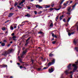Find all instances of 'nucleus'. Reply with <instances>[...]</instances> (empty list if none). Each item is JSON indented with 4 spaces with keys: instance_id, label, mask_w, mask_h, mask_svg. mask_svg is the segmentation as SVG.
<instances>
[{
    "instance_id": "1",
    "label": "nucleus",
    "mask_w": 78,
    "mask_h": 78,
    "mask_svg": "<svg viewBox=\"0 0 78 78\" xmlns=\"http://www.w3.org/2000/svg\"><path fill=\"white\" fill-rule=\"evenodd\" d=\"M12 51V49H11V50H9L8 51H4L2 54V55L4 56H7V55L9 54H10L11 52Z\"/></svg>"
},
{
    "instance_id": "2",
    "label": "nucleus",
    "mask_w": 78,
    "mask_h": 78,
    "mask_svg": "<svg viewBox=\"0 0 78 78\" xmlns=\"http://www.w3.org/2000/svg\"><path fill=\"white\" fill-rule=\"evenodd\" d=\"M55 58H52V60L51 61V62H50L48 63V67H50V66L51 65H53L55 64Z\"/></svg>"
},
{
    "instance_id": "3",
    "label": "nucleus",
    "mask_w": 78,
    "mask_h": 78,
    "mask_svg": "<svg viewBox=\"0 0 78 78\" xmlns=\"http://www.w3.org/2000/svg\"><path fill=\"white\" fill-rule=\"evenodd\" d=\"M73 67H74L73 70V72H75V71H76V70H77L78 67H77V66H76V65H75V64H73Z\"/></svg>"
},
{
    "instance_id": "4",
    "label": "nucleus",
    "mask_w": 78,
    "mask_h": 78,
    "mask_svg": "<svg viewBox=\"0 0 78 78\" xmlns=\"http://www.w3.org/2000/svg\"><path fill=\"white\" fill-rule=\"evenodd\" d=\"M53 71H54V70L53 69V68H51V69H48V72L49 73H52Z\"/></svg>"
},
{
    "instance_id": "5",
    "label": "nucleus",
    "mask_w": 78,
    "mask_h": 78,
    "mask_svg": "<svg viewBox=\"0 0 78 78\" xmlns=\"http://www.w3.org/2000/svg\"><path fill=\"white\" fill-rule=\"evenodd\" d=\"M73 43L74 44L76 45L77 44H78V40L76 39H74L73 41Z\"/></svg>"
},
{
    "instance_id": "6",
    "label": "nucleus",
    "mask_w": 78,
    "mask_h": 78,
    "mask_svg": "<svg viewBox=\"0 0 78 78\" xmlns=\"http://www.w3.org/2000/svg\"><path fill=\"white\" fill-rule=\"evenodd\" d=\"M71 66H72L71 64L69 63V65L67 66V67L68 70H72V69L71 68Z\"/></svg>"
},
{
    "instance_id": "7",
    "label": "nucleus",
    "mask_w": 78,
    "mask_h": 78,
    "mask_svg": "<svg viewBox=\"0 0 78 78\" xmlns=\"http://www.w3.org/2000/svg\"><path fill=\"white\" fill-rule=\"evenodd\" d=\"M70 7H69L68 8V12H67L66 13L68 14H69V15H70Z\"/></svg>"
},
{
    "instance_id": "8",
    "label": "nucleus",
    "mask_w": 78,
    "mask_h": 78,
    "mask_svg": "<svg viewBox=\"0 0 78 78\" xmlns=\"http://www.w3.org/2000/svg\"><path fill=\"white\" fill-rule=\"evenodd\" d=\"M28 49H26L25 50V51H24L23 52V55H25L26 53H27V50Z\"/></svg>"
},
{
    "instance_id": "9",
    "label": "nucleus",
    "mask_w": 78,
    "mask_h": 78,
    "mask_svg": "<svg viewBox=\"0 0 78 78\" xmlns=\"http://www.w3.org/2000/svg\"><path fill=\"white\" fill-rule=\"evenodd\" d=\"M69 70H66L64 72V73H65V74L66 75H68V74H69Z\"/></svg>"
},
{
    "instance_id": "10",
    "label": "nucleus",
    "mask_w": 78,
    "mask_h": 78,
    "mask_svg": "<svg viewBox=\"0 0 78 78\" xmlns=\"http://www.w3.org/2000/svg\"><path fill=\"white\" fill-rule=\"evenodd\" d=\"M36 8H38V9H40L41 8H42V7H41L40 6V5H36Z\"/></svg>"
},
{
    "instance_id": "11",
    "label": "nucleus",
    "mask_w": 78,
    "mask_h": 78,
    "mask_svg": "<svg viewBox=\"0 0 78 78\" xmlns=\"http://www.w3.org/2000/svg\"><path fill=\"white\" fill-rule=\"evenodd\" d=\"M25 2V0H22V1L19 3V5H21V4H23Z\"/></svg>"
},
{
    "instance_id": "12",
    "label": "nucleus",
    "mask_w": 78,
    "mask_h": 78,
    "mask_svg": "<svg viewBox=\"0 0 78 78\" xmlns=\"http://www.w3.org/2000/svg\"><path fill=\"white\" fill-rule=\"evenodd\" d=\"M50 23H51V24L50 25V27H53V22H52V21L50 20Z\"/></svg>"
},
{
    "instance_id": "13",
    "label": "nucleus",
    "mask_w": 78,
    "mask_h": 78,
    "mask_svg": "<svg viewBox=\"0 0 78 78\" xmlns=\"http://www.w3.org/2000/svg\"><path fill=\"white\" fill-rule=\"evenodd\" d=\"M0 66H2V67H6L7 68V65H0Z\"/></svg>"
},
{
    "instance_id": "14",
    "label": "nucleus",
    "mask_w": 78,
    "mask_h": 78,
    "mask_svg": "<svg viewBox=\"0 0 78 78\" xmlns=\"http://www.w3.org/2000/svg\"><path fill=\"white\" fill-rule=\"evenodd\" d=\"M75 32H72L71 33H68V35L69 36H70L71 35V34H73Z\"/></svg>"
},
{
    "instance_id": "15",
    "label": "nucleus",
    "mask_w": 78,
    "mask_h": 78,
    "mask_svg": "<svg viewBox=\"0 0 78 78\" xmlns=\"http://www.w3.org/2000/svg\"><path fill=\"white\" fill-rule=\"evenodd\" d=\"M58 8V9H55V10H56V11H59V9H61V6H59Z\"/></svg>"
},
{
    "instance_id": "16",
    "label": "nucleus",
    "mask_w": 78,
    "mask_h": 78,
    "mask_svg": "<svg viewBox=\"0 0 78 78\" xmlns=\"http://www.w3.org/2000/svg\"><path fill=\"white\" fill-rule=\"evenodd\" d=\"M52 52H51L49 54V57H52V56H53L54 55L52 54Z\"/></svg>"
},
{
    "instance_id": "17",
    "label": "nucleus",
    "mask_w": 78,
    "mask_h": 78,
    "mask_svg": "<svg viewBox=\"0 0 78 78\" xmlns=\"http://www.w3.org/2000/svg\"><path fill=\"white\" fill-rule=\"evenodd\" d=\"M28 44H29V43H28V42H26V43L24 45V46L25 47H27V46H28Z\"/></svg>"
},
{
    "instance_id": "18",
    "label": "nucleus",
    "mask_w": 78,
    "mask_h": 78,
    "mask_svg": "<svg viewBox=\"0 0 78 78\" xmlns=\"http://www.w3.org/2000/svg\"><path fill=\"white\" fill-rule=\"evenodd\" d=\"M13 14H14V13H10L9 15V17H11V16H12V15H13Z\"/></svg>"
},
{
    "instance_id": "19",
    "label": "nucleus",
    "mask_w": 78,
    "mask_h": 78,
    "mask_svg": "<svg viewBox=\"0 0 78 78\" xmlns=\"http://www.w3.org/2000/svg\"><path fill=\"white\" fill-rule=\"evenodd\" d=\"M76 4H78V3H76L75 4L72 6L73 9H74V8H75V7L76 5Z\"/></svg>"
},
{
    "instance_id": "20",
    "label": "nucleus",
    "mask_w": 78,
    "mask_h": 78,
    "mask_svg": "<svg viewBox=\"0 0 78 78\" xmlns=\"http://www.w3.org/2000/svg\"><path fill=\"white\" fill-rule=\"evenodd\" d=\"M10 29V30H13V29H14V27H12V26H11Z\"/></svg>"
},
{
    "instance_id": "21",
    "label": "nucleus",
    "mask_w": 78,
    "mask_h": 78,
    "mask_svg": "<svg viewBox=\"0 0 78 78\" xmlns=\"http://www.w3.org/2000/svg\"><path fill=\"white\" fill-rule=\"evenodd\" d=\"M56 42V40L52 41V44H55V43Z\"/></svg>"
},
{
    "instance_id": "22",
    "label": "nucleus",
    "mask_w": 78,
    "mask_h": 78,
    "mask_svg": "<svg viewBox=\"0 0 78 78\" xmlns=\"http://www.w3.org/2000/svg\"><path fill=\"white\" fill-rule=\"evenodd\" d=\"M1 45L2 46V47H3L5 46V43H1Z\"/></svg>"
},
{
    "instance_id": "23",
    "label": "nucleus",
    "mask_w": 78,
    "mask_h": 78,
    "mask_svg": "<svg viewBox=\"0 0 78 78\" xmlns=\"http://www.w3.org/2000/svg\"><path fill=\"white\" fill-rule=\"evenodd\" d=\"M41 69H42V68H37V70H38V71H40L41 70Z\"/></svg>"
},
{
    "instance_id": "24",
    "label": "nucleus",
    "mask_w": 78,
    "mask_h": 78,
    "mask_svg": "<svg viewBox=\"0 0 78 78\" xmlns=\"http://www.w3.org/2000/svg\"><path fill=\"white\" fill-rule=\"evenodd\" d=\"M2 30L3 31H5L6 30V28L5 27L2 28Z\"/></svg>"
},
{
    "instance_id": "25",
    "label": "nucleus",
    "mask_w": 78,
    "mask_h": 78,
    "mask_svg": "<svg viewBox=\"0 0 78 78\" xmlns=\"http://www.w3.org/2000/svg\"><path fill=\"white\" fill-rule=\"evenodd\" d=\"M54 37H55V38H58V35H55Z\"/></svg>"
},
{
    "instance_id": "26",
    "label": "nucleus",
    "mask_w": 78,
    "mask_h": 78,
    "mask_svg": "<svg viewBox=\"0 0 78 78\" xmlns=\"http://www.w3.org/2000/svg\"><path fill=\"white\" fill-rule=\"evenodd\" d=\"M70 19H71V17H69L68 18L67 20V22H69L70 20Z\"/></svg>"
},
{
    "instance_id": "27",
    "label": "nucleus",
    "mask_w": 78,
    "mask_h": 78,
    "mask_svg": "<svg viewBox=\"0 0 78 78\" xmlns=\"http://www.w3.org/2000/svg\"><path fill=\"white\" fill-rule=\"evenodd\" d=\"M17 7L18 8H19V9H22V7H20V6L19 5H17Z\"/></svg>"
},
{
    "instance_id": "28",
    "label": "nucleus",
    "mask_w": 78,
    "mask_h": 78,
    "mask_svg": "<svg viewBox=\"0 0 78 78\" xmlns=\"http://www.w3.org/2000/svg\"><path fill=\"white\" fill-rule=\"evenodd\" d=\"M7 78H12V76H7Z\"/></svg>"
},
{
    "instance_id": "29",
    "label": "nucleus",
    "mask_w": 78,
    "mask_h": 78,
    "mask_svg": "<svg viewBox=\"0 0 78 78\" xmlns=\"http://www.w3.org/2000/svg\"><path fill=\"white\" fill-rule=\"evenodd\" d=\"M38 34H40L41 35L43 34V33H42V32H39L38 33Z\"/></svg>"
},
{
    "instance_id": "30",
    "label": "nucleus",
    "mask_w": 78,
    "mask_h": 78,
    "mask_svg": "<svg viewBox=\"0 0 78 78\" xmlns=\"http://www.w3.org/2000/svg\"><path fill=\"white\" fill-rule=\"evenodd\" d=\"M75 49L77 51H78V47L75 48Z\"/></svg>"
},
{
    "instance_id": "31",
    "label": "nucleus",
    "mask_w": 78,
    "mask_h": 78,
    "mask_svg": "<svg viewBox=\"0 0 78 78\" xmlns=\"http://www.w3.org/2000/svg\"><path fill=\"white\" fill-rule=\"evenodd\" d=\"M25 36H23L22 37H21V39H25Z\"/></svg>"
},
{
    "instance_id": "32",
    "label": "nucleus",
    "mask_w": 78,
    "mask_h": 78,
    "mask_svg": "<svg viewBox=\"0 0 78 78\" xmlns=\"http://www.w3.org/2000/svg\"><path fill=\"white\" fill-rule=\"evenodd\" d=\"M14 28H16V27H17V24H14Z\"/></svg>"
},
{
    "instance_id": "33",
    "label": "nucleus",
    "mask_w": 78,
    "mask_h": 78,
    "mask_svg": "<svg viewBox=\"0 0 78 78\" xmlns=\"http://www.w3.org/2000/svg\"><path fill=\"white\" fill-rule=\"evenodd\" d=\"M50 7V5H46L45 8H49Z\"/></svg>"
},
{
    "instance_id": "34",
    "label": "nucleus",
    "mask_w": 78,
    "mask_h": 78,
    "mask_svg": "<svg viewBox=\"0 0 78 78\" xmlns=\"http://www.w3.org/2000/svg\"><path fill=\"white\" fill-rule=\"evenodd\" d=\"M12 38H13V39H16V38L17 37L15 36H13L12 37Z\"/></svg>"
},
{
    "instance_id": "35",
    "label": "nucleus",
    "mask_w": 78,
    "mask_h": 78,
    "mask_svg": "<svg viewBox=\"0 0 78 78\" xmlns=\"http://www.w3.org/2000/svg\"><path fill=\"white\" fill-rule=\"evenodd\" d=\"M59 17V16H57V17H56L55 19V20L56 21H57V20H58V17Z\"/></svg>"
},
{
    "instance_id": "36",
    "label": "nucleus",
    "mask_w": 78,
    "mask_h": 78,
    "mask_svg": "<svg viewBox=\"0 0 78 78\" xmlns=\"http://www.w3.org/2000/svg\"><path fill=\"white\" fill-rule=\"evenodd\" d=\"M19 61L21 62V63H22V60L21 59H19Z\"/></svg>"
},
{
    "instance_id": "37",
    "label": "nucleus",
    "mask_w": 78,
    "mask_h": 78,
    "mask_svg": "<svg viewBox=\"0 0 78 78\" xmlns=\"http://www.w3.org/2000/svg\"><path fill=\"white\" fill-rule=\"evenodd\" d=\"M48 67H44V68H43V69L42 70H44V69H48Z\"/></svg>"
},
{
    "instance_id": "38",
    "label": "nucleus",
    "mask_w": 78,
    "mask_h": 78,
    "mask_svg": "<svg viewBox=\"0 0 78 78\" xmlns=\"http://www.w3.org/2000/svg\"><path fill=\"white\" fill-rule=\"evenodd\" d=\"M18 4V3H17V2H15L14 4V5L16 6Z\"/></svg>"
},
{
    "instance_id": "39",
    "label": "nucleus",
    "mask_w": 78,
    "mask_h": 78,
    "mask_svg": "<svg viewBox=\"0 0 78 78\" xmlns=\"http://www.w3.org/2000/svg\"><path fill=\"white\" fill-rule=\"evenodd\" d=\"M31 62H32V64L33 63V62H34V60H33L32 59L31 60Z\"/></svg>"
},
{
    "instance_id": "40",
    "label": "nucleus",
    "mask_w": 78,
    "mask_h": 78,
    "mask_svg": "<svg viewBox=\"0 0 78 78\" xmlns=\"http://www.w3.org/2000/svg\"><path fill=\"white\" fill-rule=\"evenodd\" d=\"M64 0H62L61 1V2L60 3V4H62V3L64 2Z\"/></svg>"
},
{
    "instance_id": "41",
    "label": "nucleus",
    "mask_w": 78,
    "mask_h": 78,
    "mask_svg": "<svg viewBox=\"0 0 78 78\" xmlns=\"http://www.w3.org/2000/svg\"><path fill=\"white\" fill-rule=\"evenodd\" d=\"M55 34L53 33H52V37H55Z\"/></svg>"
},
{
    "instance_id": "42",
    "label": "nucleus",
    "mask_w": 78,
    "mask_h": 78,
    "mask_svg": "<svg viewBox=\"0 0 78 78\" xmlns=\"http://www.w3.org/2000/svg\"><path fill=\"white\" fill-rule=\"evenodd\" d=\"M54 6V3H52L51 4V6H52V7H53Z\"/></svg>"
},
{
    "instance_id": "43",
    "label": "nucleus",
    "mask_w": 78,
    "mask_h": 78,
    "mask_svg": "<svg viewBox=\"0 0 78 78\" xmlns=\"http://www.w3.org/2000/svg\"><path fill=\"white\" fill-rule=\"evenodd\" d=\"M39 49H41V47H38V48L37 49H36V50L37 51V50H38Z\"/></svg>"
},
{
    "instance_id": "44",
    "label": "nucleus",
    "mask_w": 78,
    "mask_h": 78,
    "mask_svg": "<svg viewBox=\"0 0 78 78\" xmlns=\"http://www.w3.org/2000/svg\"><path fill=\"white\" fill-rule=\"evenodd\" d=\"M41 59H43V61H45V58H44H44H43V57H41Z\"/></svg>"
},
{
    "instance_id": "45",
    "label": "nucleus",
    "mask_w": 78,
    "mask_h": 78,
    "mask_svg": "<svg viewBox=\"0 0 78 78\" xmlns=\"http://www.w3.org/2000/svg\"><path fill=\"white\" fill-rule=\"evenodd\" d=\"M78 23V22H77V23H76V26H77V30H78V25H77V24Z\"/></svg>"
},
{
    "instance_id": "46",
    "label": "nucleus",
    "mask_w": 78,
    "mask_h": 78,
    "mask_svg": "<svg viewBox=\"0 0 78 78\" xmlns=\"http://www.w3.org/2000/svg\"><path fill=\"white\" fill-rule=\"evenodd\" d=\"M20 69H22L23 68V66H20Z\"/></svg>"
},
{
    "instance_id": "47",
    "label": "nucleus",
    "mask_w": 78,
    "mask_h": 78,
    "mask_svg": "<svg viewBox=\"0 0 78 78\" xmlns=\"http://www.w3.org/2000/svg\"><path fill=\"white\" fill-rule=\"evenodd\" d=\"M26 16H27V17H30V15L29 14H27V15H25Z\"/></svg>"
},
{
    "instance_id": "48",
    "label": "nucleus",
    "mask_w": 78,
    "mask_h": 78,
    "mask_svg": "<svg viewBox=\"0 0 78 78\" xmlns=\"http://www.w3.org/2000/svg\"><path fill=\"white\" fill-rule=\"evenodd\" d=\"M29 41V39H27V40H26V42L29 43L30 41Z\"/></svg>"
},
{
    "instance_id": "49",
    "label": "nucleus",
    "mask_w": 78,
    "mask_h": 78,
    "mask_svg": "<svg viewBox=\"0 0 78 78\" xmlns=\"http://www.w3.org/2000/svg\"><path fill=\"white\" fill-rule=\"evenodd\" d=\"M34 13L35 14H37V12L36 11H34Z\"/></svg>"
},
{
    "instance_id": "50",
    "label": "nucleus",
    "mask_w": 78,
    "mask_h": 78,
    "mask_svg": "<svg viewBox=\"0 0 78 78\" xmlns=\"http://www.w3.org/2000/svg\"><path fill=\"white\" fill-rule=\"evenodd\" d=\"M10 45H11V44H8L7 45V47H9V46H10Z\"/></svg>"
},
{
    "instance_id": "51",
    "label": "nucleus",
    "mask_w": 78,
    "mask_h": 78,
    "mask_svg": "<svg viewBox=\"0 0 78 78\" xmlns=\"http://www.w3.org/2000/svg\"><path fill=\"white\" fill-rule=\"evenodd\" d=\"M27 9H31V7L28 6L27 7Z\"/></svg>"
},
{
    "instance_id": "52",
    "label": "nucleus",
    "mask_w": 78,
    "mask_h": 78,
    "mask_svg": "<svg viewBox=\"0 0 78 78\" xmlns=\"http://www.w3.org/2000/svg\"><path fill=\"white\" fill-rule=\"evenodd\" d=\"M9 22V20H7L6 21H5V23H7V22Z\"/></svg>"
},
{
    "instance_id": "53",
    "label": "nucleus",
    "mask_w": 78,
    "mask_h": 78,
    "mask_svg": "<svg viewBox=\"0 0 78 78\" xmlns=\"http://www.w3.org/2000/svg\"><path fill=\"white\" fill-rule=\"evenodd\" d=\"M3 42H7V41L6 40H4L3 41Z\"/></svg>"
},
{
    "instance_id": "54",
    "label": "nucleus",
    "mask_w": 78,
    "mask_h": 78,
    "mask_svg": "<svg viewBox=\"0 0 78 78\" xmlns=\"http://www.w3.org/2000/svg\"><path fill=\"white\" fill-rule=\"evenodd\" d=\"M15 35V34L14 33H13L12 34V36H14Z\"/></svg>"
},
{
    "instance_id": "55",
    "label": "nucleus",
    "mask_w": 78,
    "mask_h": 78,
    "mask_svg": "<svg viewBox=\"0 0 78 78\" xmlns=\"http://www.w3.org/2000/svg\"><path fill=\"white\" fill-rule=\"evenodd\" d=\"M63 21V22H66V19H64Z\"/></svg>"
},
{
    "instance_id": "56",
    "label": "nucleus",
    "mask_w": 78,
    "mask_h": 78,
    "mask_svg": "<svg viewBox=\"0 0 78 78\" xmlns=\"http://www.w3.org/2000/svg\"><path fill=\"white\" fill-rule=\"evenodd\" d=\"M53 9L52 8H50V11H52V10H53Z\"/></svg>"
},
{
    "instance_id": "57",
    "label": "nucleus",
    "mask_w": 78,
    "mask_h": 78,
    "mask_svg": "<svg viewBox=\"0 0 78 78\" xmlns=\"http://www.w3.org/2000/svg\"><path fill=\"white\" fill-rule=\"evenodd\" d=\"M68 3H69V2L68 1H67L66 2V5H67L68 4Z\"/></svg>"
},
{
    "instance_id": "58",
    "label": "nucleus",
    "mask_w": 78,
    "mask_h": 78,
    "mask_svg": "<svg viewBox=\"0 0 78 78\" xmlns=\"http://www.w3.org/2000/svg\"><path fill=\"white\" fill-rule=\"evenodd\" d=\"M62 17H61V16H60V20H62Z\"/></svg>"
},
{
    "instance_id": "59",
    "label": "nucleus",
    "mask_w": 78,
    "mask_h": 78,
    "mask_svg": "<svg viewBox=\"0 0 78 78\" xmlns=\"http://www.w3.org/2000/svg\"><path fill=\"white\" fill-rule=\"evenodd\" d=\"M73 72H73H73H72V71H71V72H70V73H73Z\"/></svg>"
},
{
    "instance_id": "60",
    "label": "nucleus",
    "mask_w": 78,
    "mask_h": 78,
    "mask_svg": "<svg viewBox=\"0 0 78 78\" xmlns=\"http://www.w3.org/2000/svg\"><path fill=\"white\" fill-rule=\"evenodd\" d=\"M12 42H13V41H12L10 42V44H12Z\"/></svg>"
},
{
    "instance_id": "61",
    "label": "nucleus",
    "mask_w": 78,
    "mask_h": 78,
    "mask_svg": "<svg viewBox=\"0 0 78 78\" xmlns=\"http://www.w3.org/2000/svg\"><path fill=\"white\" fill-rule=\"evenodd\" d=\"M63 5H64V6L67 5H66V4L65 3H64Z\"/></svg>"
},
{
    "instance_id": "62",
    "label": "nucleus",
    "mask_w": 78,
    "mask_h": 78,
    "mask_svg": "<svg viewBox=\"0 0 78 78\" xmlns=\"http://www.w3.org/2000/svg\"><path fill=\"white\" fill-rule=\"evenodd\" d=\"M31 39V37H30L28 38V39Z\"/></svg>"
},
{
    "instance_id": "63",
    "label": "nucleus",
    "mask_w": 78,
    "mask_h": 78,
    "mask_svg": "<svg viewBox=\"0 0 78 78\" xmlns=\"http://www.w3.org/2000/svg\"><path fill=\"white\" fill-rule=\"evenodd\" d=\"M23 68H24L25 69H26V68L25 67H23Z\"/></svg>"
},
{
    "instance_id": "64",
    "label": "nucleus",
    "mask_w": 78,
    "mask_h": 78,
    "mask_svg": "<svg viewBox=\"0 0 78 78\" xmlns=\"http://www.w3.org/2000/svg\"><path fill=\"white\" fill-rule=\"evenodd\" d=\"M18 65H20V64L19 63H17Z\"/></svg>"
}]
</instances>
